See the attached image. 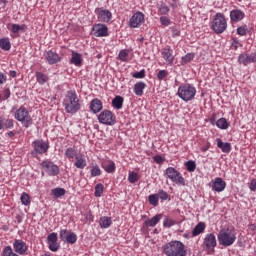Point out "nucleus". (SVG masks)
I'll return each instance as SVG.
<instances>
[{
  "label": "nucleus",
  "mask_w": 256,
  "mask_h": 256,
  "mask_svg": "<svg viewBox=\"0 0 256 256\" xmlns=\"http://www.w3.org/2000/svg\"><path fill=\"white\" fill-rule=\"evenodd\" d=\"M237 33L240 35V36H245L247 35V27H244V26H240L237 28Z\"/></svg>",
  "instance_id": "54"
},
{
  "label": "nucleus",
  "mask_w": 256,
  "mask_h": 256,
  "mask_svg": "<svg viewBox=\"0 0 256 256\" xmlns=\"http://www.w3.org/2000/svg\"><path fill=\"white\" fill-rule=\"evenodd\" d=\"M7 83V76L0 72V85Z\"/></svg>",
  "instance_id": "57"
},
{
  "label": "nucleus",
  "mask_w": 256,
  "mask_h": 256,
  "mask_svg": "<svg viewBox=\"0 0 256 256\" xmlns=\"http://www.w3.org/2000/svg\"><path fill=\"white\" fill-rule=\"evenodd\" d=\"M238 63L245 66L249 65L250 63H256V52L250 55L247 53L240 54L238 57Z\"/></svg>",
  "instance_id": "14"
},
{
  "label": "nucleus",
  "mask_w": 256,
  "mask_h": 256,
  "mask_svg": "<svg viewBox=\"0 0 256 256\" xmlns=\"http://www.w3.org/2000/svg\"><path fill=\"white\" fill-rule=\"evenodd\" d=\"M95 13L98 17V21H101L102 23H109V21H111V18L113 17L111 11L105 10L103 8H97L95 10Z\"/></svg>",
  "instance_id": "13"
},
{
  "label": "nucleus",
  "mask_w": 256,
  "mask_h": 256,
  "mask_svg": "<svg viewBox=\"0 0 256 256\" xmlns=\"http://www.w3.org/2000/svg\"><path fill=\"white\" fill-rule=\"evenodd\" d=\"M156 195L158 196V199H161L162 201H167V199H169V194L164 190H159Z\"/></svg>",
  "instance_id": "45"
},
{
  "label": "nucleus",
  "mask_w": 256,
  "mask_h": 256,
  "mask_svg": "<svg viewBox=\"0 0 256 256\" xmlns=\"http://www.w3.org/2000/svg\"><path fill=\"white\" fill-rule=\"evenodd\" d=\"M0 49H2L3 51L11 50V41H9V38L0 39Z\"/></svg>",
  "instance_id": "31"
},
{
  "label": "nucleus",
  "mask_w": 256,
  "mask_h": 256,
  "mask_svg": "<svg viewBox=\"0 0 256 256\" xmlns=\"http://www.w3.org/2000/svg\"><path fill=\"white\" fill-rule=\"evenodd\" d=\"M101 175V169L99 166H93L91 169V177H99Z\"/></svg>",
  "instance_id": "48"
},
{
  "label": "nucleus",
  "mask_w": 256,
  "mask_h": 256,
  "mask_svg": "<svg viewBox=\"0 0 256 256\" xmlns=\"http://www.w3.org/2000/svg\"><path fill=\"white\" fill-rule=\"evenodd\" d=\"M173 225H177V221L171 219V218H165L164 222H163V226L164 227H173Z\"/></svg>",
  "instance_id": "44"
},
{
  "label": "nucleus",
  "mask_w": 256,
  "mask_h": 256,
  "mask_svg": "<svg viewBox=\"0 0 256 256\" xmlns=\"http://www.w3.org/2000/svg\"><path fill=\"white\" fill-rule=\"evenodd\" d=\"M216 126L218 127V129H229V123L225 118L218 119L216 122Z\"/></svg>",
  "instance_id": "38"
},
{
  "label": "nucleus",
  "mask_w": 256,
  "mask_h": 256,
  "mask_svg": "<svg viewBox=\"0 0 256 256\" xmlns=\"http://www.w3.org/2000/svg\"><path fill=\"white\" fill-rule=\"evenodd\" d=\"M165 174L172 183H176V185H182V187H185V178H183L181 173L175 168L168 167L165 171Z\"/></svg>",
  "instance_id": "7"
},
{
  "label": "nucleus",
  "mask_w": 256,
  "mask_h": 256,
  "mask_svg": "<svg viewBox=\"0 0 256 256\" xmlns=\"http://www.w3.org/2000/svg\"><path fill=\"white\" fill-rule=\"evenodd\" d=\"M10 95H11V92L7 90L5 94V99H9Z\"/></svg>",
  "instance_id": "60"
},
{
  "label": "nucleus",
  "mask_w": 256,
  "mask_h": 256,
  "mask_svg": "<svg viewBox=\"0 0 256 256\" xmlns=\"http://www.w3.org/2000/svg\"><path fill=\"white\" fill-rule=\"evenodd\" d=\"M249 189L250 191H256V179H252L251 182L249 183Z\"/></svg>",
  "instance_id": "56"
},
{
  "label": "nucleus",
  "mask_w": 256,
  "mask_h": 256,
  "mask_svg": "<svg viewBox=\"0 0 256 256\" xmlns=\"http://www.w3.org/2000/svg\"><path fill=\"white\" fill-rule=\"evenodd\" d=\"M160 15H167L169 13V7L165 4H161L159 8Z\"/></svg>",
  "instance_id": "52"
},
{
  "label": "nucleus",
  "mask_w": 256,
  "mask_h": 256,
  "mask_svg": "<svg viewBox=\"0 0 256 256\" xmlns=\"http://www.w3.org/2000/svg\"><path fill=\"white\" fill-rule=\"evenodd\" d=\"M211 27L217 33V35L225 33V31H227V18H225V15L221 12L216 13Z\"/></svg>",
  "instance_id": "5"
},
{
  "label": "nucleus",
  "mask_w": 256,
  "mask_h": 256,
  "mask_svg": "<svg viewBox=\"0 0 256 256\" xmlns=\"http://www.w3.org/2000/svg\"><path fill=\"white\" fill-rule=\"evenodd\" d=\"M3 129V120H0V130Z\"/></svg>",
  "instance_id": "62"
},
{
  "label": "nucleus",
  "mask_w": 256,
  "mask_h": 256,
  "mask_svg": "<svg viewBox=\"0 0 256 256\" xmlns=\"http://www.w3.org/2000/svg\"><path fill=\"white\" fill-rule=\"evenodd\" d=\"M65 193H66L65 188H54L51 190V195L53 199H59L60 197H63Z\"/></svg>",
  "instance_id": "30"
},
{
  "label": "nucleus",
  "mask_w": 256,
  "mask_h": 256,
  "mask_svg": "<svg viewBox=\"0 0 256 256\" xmlns=\"http://www.w3.org/2000/svg\"><path fill=\"white\" fill-rule=\"evenodd\" d=\"M112 223L111 217L108 216H103L99 220V225L102 229H108V227H111Z\"/></svg>",
  "instance_id": "28"
},
{
  "label": "nucleus",
  "mask_w": 256,
  "mask_h": 256,
  "mask_svg": "<svg viewBox=\"0 0 256 256\" xmlns=\"http://www.w3.org/2000/svg\"><path fill=\"white\" fill-rule=\"evenodd\" d=\"M227 187V183L223 180V178H215L212 190L216 191L217 193H221V191H225V188Z\"/></svg>",
  "instance_id": "20"
},
{
  "label": "nucleus",
  "mask_w": 256,
  "mask_h": 256,
  "mask_svg": "<svg viewBox=\"0 0 256 256\" xmlns=\"http://www.w3.org/2000/svg\"><path fill=\"white\" fill-rule=\"evenodd\" d=\"M14 251L15 253H18V255H25L27 253V244L23 240H14L13 243Z\"/></svg>",
  "instance_id": "18"
},
{
  "label": "nucleus",
  "mask_w": 256,
  "mask_h": 256,
  "mask_svg": "<svg viewBox=\"0 0 256 256\" xmlns=\"http://www.w3.org/2000/svg\"><path fill=\"white\" fill-rule=\"evenodd\" d=\"M71 63H73V65H76V67H80V65L82 63L81 54H79L77 52H73L72 58H71Z\"/></svg>",
  "instance_id": "34"
},
{
  "label": "nucleus",
  "mask_w": 256,
  "mask_h": 256,
  "mask_svg": "<svg viewBox=\"0 0 256 256\" xmlns=\"http://www.w3.org/2000/svg\"><path fill=\"white\" fill-rule=\"evenodd\" d=\"M20 199H21L22 205H29V203H31V198L29 197V194L25 192L22 193Z\"/></svg>",
  "instance_id": "42"
},
{
  "label": "nucleus",
  "mask_w": 256,
  "mask_h": 256,
  "mask_svg": "<svg viewBox=\"0 0 256 256\" xmlns=\"http://www.w3.org/2000/svg\"><path fill=\"white\" fill-rule=\"evenodd\" d=\"M103 184H97L95 186V197H101L103 195Z\"/></svg>",
  "instance_id": "46"
},
{
  "label": "nucleus",
  "mask_w": 256,
  "mask_h": 256,
  "mask_svg": "<svg viewBox=\"0 0 256 256\" xmlns=\"http://www.w3.org/2000/svg\"><path fill=\"white\" fill-rule=\"evenodd\" d=\"M63 105L66 113H71L72 115L81 110V104L79 103V98L75 91H68Z\"/></svg>",
  "instance_id": "2"
},
{
  "label": "nucleus",
  "mask_w": 256,
  "mask_h": 256,
  "mask_svg": "<svg viewBox=\"0 0 256 256\" xmlns=\"http://www.w3.org/2000/svg\"><path fill=\"white\" fill-rule=\"evenodd\" d=\"M10 31H12L14 34L19 33V31H27V25L12 24Z\"/></svg>",
  "instance_id": "36"
},
{
  "label": "nucleus",
  "mask_w": 256,
  "mask_h": 256,
  "mask_svg": "<svg viewBox=\"0 0 256 256\" xmlns=\"http://www.w3.org/2000/svg\"><path fill=\"white\" fill-rule=\"evenodd\" d=\"M143 21H145V15L142 12H136L130 18L129 25H130V27L135 29L136 27H139V25H141V23H143Z\"/></svg>",
  "instance_id": "17"
},
{
  "label": "nucleus",
  "mask_w": 256,
  "mask_h": 256,
  "mask_svg": "<svg viewBox=\"0 0 256 256\" xmlns=\"http://www.w3.org/2000/svg\"><path fill=\"white\" fill-rule=\"evenodd\" d=\"M123 101L124 99L121 96L114 97V99L112 100V107H114V109H122Z\"/></svg>",
  "instance_id": "32"
},
{
  "label": "nucleus",
  "mask_w": 256,
  "mask_h": 256,
  "mask_svg": "<svg viewBox=\"0 0 256 256\" xmlns=\"http://www.w3.org/2000/svg\"><path fill=\"white\" fill-rule=\"evenodd\" d=\"M203 245L206 251H215V247H217V237H215V234H206Z\"/></svg>",
  "instance_id": "10"
},
{
  "label": "nucleus",
  "mask_w": 256,
  "mask_h": 256,
  "mask_svg": "<svg viewBox=\"0 0 256 256\" xmlns=\"http://www.w3.org/2000/svg\"><path fill=\"white\" fill-rule=\"evenodd\" d=\"M129 183H137L139 181V175L135 172H130L128 176Z\"/></svg>",
  "instance_id": "43"
},
{
  "label": "nucleus",
  "mask_w": 256,
  "mask_h": 256,
  "mask_svg": "<svg viewBox=\"0 0 256 256\" xmlns=\"http://www.w3.org/2000/svg\"><path fill=\"white\" fill-rule=\"evenodd\" d=\"M195 59V53H188L181 59V65H187V63H191Z\"/></svg>",
  "instance_id": "39"
},
{
  "label": "nucleus",
  "mask_w": 256,
  "mask_h": 256,
  "mask_svg": "<svg viewBox=\"0 0 256 256\" xmlns=\"http://www.w3.org/2000/svg\"><path fill=\"white\" fill-rule=\"evenodd\" d=\"M46 61H48L49 65H55V63H59V61H61V58L58 53L50 50L47 52Z\"/></svg>",
  "instance_id": "23"
},
{
  "label": "nucleus",
  "mask_w": 256,
  "mask_h": 256,
  "mask_svg": "<svg viewBox=\"0 0 256 256\" xmlns=\"http://www.w3.org/2000/svg\"><path fill=\"white\" fill-rule=\"evenodd\" d=\"M153 160L158 165H161V163H163V161H165V158H163L162 156L156 155V156L153 157Z\"/></svg>",
  "instance_id": "55"
},
{
  "label": "nucleus",
  "mask_w": 256,
  "mask_h": 256,
  "mask_svg": "<svg viewBox=\"0 0 256 256\" xmlns=\"http://www.w3.org/2000/svg\"><path fill=\"white\" fill-rule=\"evenodd\" d=\"M177 95L182 101H193L195 95H197V89L191 84H181L178 88Z\"/></svg>",
  "instance_id": "4"
},
{
  "label": "nucleus",
  "mask_w": 256,
  "mask_h": 256,
  "mask_svg": "<svg viewBox=\"0 0 256 256\" xmlns=\"http://www.w3.org/2000/svg\"><path fill=\"white\" fill-rule=\"evenodd\" d=\"M217 147L221 149L222 153H231V143L223 142L220 138L216 139Z\"/></svg>",
  "instance_id": "25"
},
{
  "label": "nucleus",
  "mask_w": 256,
  "mask_h": 256,
  "mask_svg": "<svg viewBox=\"0 0 256 256\" xmlns=\"http://www.w3.org/2000/svg\"><path fill=\"white\" fill-rule=\"evenodd\" d=\"M106 173H115V162H108L102 165Z\"/></svg>",
  "instance_id": "37"
},
{
  "label": "nucleus",
  "mask_w": 256,
  "mask_h": 256,
  "mask_svg": "<svg viewBox=\"0 0 256 256\" xmlns=\"http://www.w3.org/2000/svg\"><path fill=\"white\" fill-rule=\"evenodd\" d=\"M13 127V120L7 119L3 122V129H12Z\"/></svg>",
  "instance_id": "53"
},
{
  "label": "nucleus",
  "mask_w": 256,
  "mask_h": 256,
  "mask_svg": "<svg viewBox=\"0 0 256 256\" xmlns=\"http://www.w3.org/2000/svg\"><path fill=\"white\" fill-rule=\"evenodd\" d=\"M92 31L95 37H107V35H109V29L105 24L94 25Z\"/></svg>",
  "instance_id": "16"
},
{
  "label": "nucleus",
  "mask_w": 256,
  "mask_h": 256,
  "mask_svg": "<svg viewBox=\"0 0 256 256\" xmlns=\"http://www.w3.org/2000/svg\"><path fill=\"white\" fill-rule=\"evenodd\" d=\"M9 75H10V77L15 78V77H17V71L11 70V71L9 72Z\"/></svg>",
  "instance_id": "59"
},
{
  "label": "nucleus",
  "mask_w": 256,
  "mask_h": 256,
  "mask_svg": "<svg viewBox=\"0 0 256 256\" xmlns=\"http://www.w3.org/2000/svg\"><path fill=\"white\" fill-rule=\"evenodd\" d=\"M90 109L94 113H99L103 109V102L99 98H95L90 102Z\"/></svg>",
  "instance_id": "24"
},
{
  "label": "nucleus",
  "mask_w": 256,
  "mask_h": 256,
  "mask_svg": "<svg viewBox=\"0 0 256 256\" xmlns=\"http://www.w3.org/2000/svg\"><path fill=\"white\" fill-rule=\"evenodd\" d=\"M15 119L17 121H20L24 127L28 128L33 125V119L29 115V111H27V108L21 106L15 113Z\"/></svg>",
  "instance_id": "6"
},
{
  "label": "nucleus",
  "mask_w": 256,
  "mask_h": 256,
  "mask_svg": "<svg viewBox=\"0 0 256 256\" xmlns=\"http://www.w3.org/2000/svg\"><path fill=\"white\" fill-rule=\"evenodd\" d=\"M163 217L162 214H157L154 217H152L151 219H147L144 222L145 227H155V225H157V223H159V221H161V218Z\"/></svg>",
  "instance_id": "26"
},
{
  "label": "nucleus",
  "mask_w": 256,
  "mask_h": 256,
  "mask_svg": "<svg viewBox=\"0 0 256 256\" xmlns=\"http://www.w3.org/2000/svg\"><path fill=\"white\" fill-rule=\"evenodd\" d=\"M42 169L48 173V175L55 177V175H59V167L55 164H53V162L50 161H44L41 164Z\"/></svg>",
  "instance_id": "12"
},
{
  "label": "nucleus",
  "mask_w": 256,
  "mask_h": 256,
  "mask_svg": "<svg viewBox=\"0 0 256 256\" xmlns=\"http://www.w3.org/2000/svg\"><path fill=\"white\" fill-rule=\"evenodd\" d=\"M32 145L34 147L32 155H43V153H47V151H49V144L43 140H36Z\"/></svg>",
  "instance_id": "9"
},
{
  "label": "nucleus",
  "mask_w": 256,
  "mask_h": 256,
  "mask_svg": "<svg viewBox=\"0 0 256 256\" xmlns=\"http://www.w3.org/2000/svg\"><path fill=\"white\" fill-rule=\"evenodd\" d=\"M145 87H147V84H145V82H137L134 85L135 95H137L138 97H141L143 95V91H144Z\"/></svg>",
  "instance_id": "27"
},
{
  "label": "nucleus",
  "mask_w": 256,
  "mask_h": 256,
  "mask_svg": "<svg viewBox=\"0 0 256 256\" xmlns=\"http://www.w3.org/2000/svg\"><path fill=\"white\" fill-rule=\"evenodd\" d=\"M175 35H179V32H175Z\"/></svg>",
  "instance_id": "63"
},
{
  "label": "nucleus",
  "mask_w": 256,
  "mask_h": 256,
  "mask_svg": "<svg viewBox=\"0 0 256 256\" xmlns=\"http://www.w3.org/2000/svg\"><path fill=\"white\" fill-rule=\"evenodd\" d=\"M167 75H169V72H167V70H160L157 73V79H159V81H163V79L167 77Z\"/></svg>",
  "instance_id": "51"
},
{
  "label": "nucleus",
  "mask_w": 256,
  "mask_h": 256,
  "mask_svg": "<svg viewBox=\"0 0 256 256\" xmlns=\"http://www.w3.org/2000/svg\"><path fill=\"white\" fill-rule=\"evenodd\" d=\"M74 167L77 169H85L87 167V160L85 159V155L79 154L76 156Z\"/></svg>",
  "instance_id": "22"
},
{
  "label": "nucleus",
  "mask_w": 256,
  "mask_h": 256,
  "mask_svg": "<svg viewBox=\"0 0 256 256\" xmlns=\"http://www.w3.org/2000/svg\"><path fill=\"white\" fill-rule=\"evenodd\" d=\"M148 201L150 205H153V207H157V205H159V196L157 194H151L148 197Z\"/></svg>",
  "instance_id": "40"
},
{
  "label": "nucleus",
  "mask_w": 256,
  "mask_h": 256,
  "mask_svg": "<svg viewBox=\"0 0 256 256\" xmlns=\"http://www.w3.org/2000/svg\"><path fill=\"white\" fill-rule=\"evenodd\" d=\"M162 57L163 59H165L168 65L173 64L175 56H173V50L171 49V47L164 48V50L162 51Z\"/></svg>",
  "instance_id": "21"
},
{
  "label": "nucleus",
  "mask_w": 256,
  "mask_h": 256,
  "mask_svg": "<svg viewBox=\"0 0 256 256\" xmlns=\"http://www.w3.org/2000/svg\"><path fill=\"white\" fill-rule=\"evenodd\" d=\"M36 80L40 85H45L49 81V76L45 75L42 72H36Z\"/></svg>",
  "instance_id": "33"
},
{
  "label": "nucleus",
  "mask_w": 256,
  "mask_h": 256,
  "mask_svg": "<svg viewBox=\"0 0 256 256\" xmlns=\"http://www.w3.org/2000/svg\"><path fill=\"white\" fill-rule=\"evenodd\" d=\"M163 253L166 256H187V248L183 242L172 240L163 246Z\"/></svg>",
  "instance_id": "1"
},
{
  "label": "nucleus",
  "mask_w": 256,
  "mask_h": 256,
  "mask_svg": "<svg viewBox=\"0 0 256 256\" xmlns=\"http://www.w3.org/2000/svg\"><path fill=\"white\" fill-rule=\"evenodd\" d=\"M127 57H129V53L127 52V50H121L119 52L118 58L120 59V61L127 62Z\"/></svg>",
  "instance_id": "47"
},
{
  "label": "nucleus",
  "mask_w": 256,
  "mask_h": 256,
  "mask_svg": "<svg viewBox=\"0 0 256 256\" xmlns=\"http://www.w3.org/2000/svg\"><path fill=\"white\" fill-rule=\"evenodd\" d=\"M58 239L57 233L55 232L50 233L47 237L48 248L54 253L59 251V243H57Z\"/></svg>",
  "instance_id": "15"
},
{
  "label": "nucleus",
  "mask_w": 256,
  "mask_h": 256,
  "mask_svg": "<svg viewBox=\"0 0 256 256\" xmlns=\"http://www.w3.org/2000/svg\"><path fill=\"white\" fill-rule=\"evenodd\" d=\"M160 23L161 25H164V27H169V25H171V19L167 16H161Z\"/></svg>",
  "instance_id": "49"
},
{
  "label": "nucleus",
  "mask_w": 256,
  "mask_h": 256,
  "mask_svg": "<svg viewBox=\"0 0 256 256\" xmlns=\"http://www.w3.org/2000/svg\"><path fill=\"white\" fill-rule=\"evenodd\" d=\"M8 137H15V133L13 131L8 132Z\"/></svg>",
  "instance_id": "61"
},
{
  "label": "nucleus",
  "mask_w": 256,
  "mask_h": 256,
  "mask_svg": "<svg viewBox=\"0 0 256 256\" xmlns=\"http://www.w3.org/2000/svg\"><path fill=\"white\" fill-rule=\"evenodd\" d=\"M209 147H211V143L208 142L206 146H203L201 148V151H203L205 153V151H209Z\"/></svg>",
  "instance_id": "58"
},
{
  "label": "nucleus",
  "mask_w": 256,
  "mask_h": 256,
  "mask_svg": "<svg viewBox=\"0 0 256 256\" xmlns=\"http://www.w3.org/2000/svg\"><path fill=\"white\" fill-rule=\"evenodd\" d=\"M185 165H186V169H187V171H189V173H193V171H195V169H197V164L193 160L187 161L185 163Z\"/></svg>",
  "instance_id": "41"
},
{
  "label": "nucleus",
  "mask_w": 256,
  "mask_h": 256,
  "mask_svg": "<svg viewBox=\"0 0 256 256\" xmlns=\"http://www.w3.org/2000/svg\"><path fill=\"white\" fill-rule=\"evenodd\" d=\"M245 19V12L239 9H234L230 11V20L232 23H239V21H243Z\"/></svg>",
  "instance_id": "19"
},
{
  "label": "nucleus",
  "mask_w": 256,
  "mask_h": 256,
  "mask_svg": "<svg viewBox=\"0 0 256 256\" xmlns=\"http://www.w3.org/2000/svg\"><path fill=\"white\" fill-rule=\"evenodd\" d=\"M57 1H58V3H60L61 0H57Z\"/></svg>",
  "instance_id": "64"
},
{
  "label": "nucleus",
  "mask_w": 256,
  "mask_h": 256,
  "mask_svg": "<svg viewBox=\"0 0 256 256\" xmlns=\"http://www.w3.org/2000/svg\"><path fill=\"white\" fill-rule=\"evenodd\" d=\"M132 77H134V79H145V69H142L139 72L133 73Z\"/></svg>",
  "instance_id": "50"
},
{
  "label": "nucleus",
  "mask_w": 256,
  "mask_h": 256,
  "mask_svg": "<svg viewBox=\"0 0 256 256\" xmlns=\"http://www.w3.org/2000/svg\"><path fill=\"white\" fill-rule=\"evenodd\" d=\"M217 237L218 243L222 247H231L237 241V233H235V230L229 228L221 229Z\"/></svg>",
  "instance_id": "3"
},
{
  "label": "nucleus",
  "mask_w": 256,
  "mask_h": 256,
  "mask_svg": "<svg viewBox=\"0 0 256 256\" xmlns=\"http://www.w3.org/2000/svg\"><path fill=\"white\" fill-rule=\"evenodd\" d=\"M205 227V222H199L192 231L193 237H197V235H201V233H204Z\"/></svg>",
  "instance_id": "29"
},
{
  "label": "nucleus",
  "mask_w": 256,
  "mask_h": 256,
  "mask_svg": "<svg viewBox=\"0 0 256 256\" xmlns=\"http://www.w3.org/2000/svg\"><path fill=\"white\" fill-rule=\"evenodd\" d=\"M60 239H61V241H65L66 243L73 245V244L77 243V234H75L67 229H63L60 231Z\"/></svg>",
  "instance_id": "11"
},
{
  "label": "nucleus",
  "mask_w": 256,
  "mask_h": 256,
  "mask_svg": "<svg viewBox=\"0 0 256 256\" xmlns=\"http://www.w3.org/2000/svg\"><path fill=\"white\" fill-rule=\"evenodd\" d=\"M98 121L102 125H115L117 123V119L113 112L110 110H104L98 115Z\"/></svg>",
  "instance_id": "8"
},
{
  "label": "nucleus",
  "mask_w": 256,
  "mask_h": 256,
  "mask_svg": "<svg viewBox=\"0 0 256 256\" xmlns=\"http://www.w3.org/2000/svg\"><path fill=\"white\" fill-rule=\"evenodd\" d=\"M79 154H77V150L75 148H67L65 151V156L67 157V159H76L77 156Z\"/></svg>",
  "instance_id": "35"
}]
</instances>
